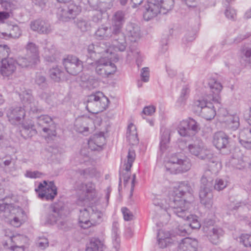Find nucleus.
Listing matches in <instances>:
<instances>
[{
	"mask_svg": "<svg viewBox=\"0 0 251 251\" xmlns=\"http://www.w3.org/2000/svg\"><path fill=\"white\" fill-rule=\"evenodd\" d=\"M193 189L188 181H181L178 183L175 196L170 198L168 206L174 214L178 217L189 218L190 201L193 199Z\"/></svg>",
	"mask_w": 251,
	"mask_h": 251,
	"instance_id": "f257e3e1",
	"label": "nucleus"
},
{
	"mask_svg": "<svg viewBox=\"0 0 251 251\" xmlns=\"http://www.w3.org/2000/svg\"><path fill=\"white\" fill-rule=\"evenodd\" d=\"M174 0H148L145 6L143 17L149 21L156 17L159 13L165 14L174 7Z\"/></svg>",
	"mask_w": 251,
	"mask_h": 251,
	"instance_id": "f03ea898",
	"label": "nucleus"
},
{
	"mask_svg": "<svg viewBox=\"0 0 251 251\" xmlns=\"http://www.w3.org/2000/svg\"><path fill=\"white\" fill-rule=\"evenodd\" d=\"M212 173L209 170L205 171L201 179V186L199 197L201 203L204 206L210 209L213 205V178Z\"/></svg>",
	"mask_w": 251,
	"mask_h": 251,
	"instance_id": "7ed1b4c3",
	"label": "nucleus"
},
{
	"mask_svg": "<svg viewBox=\"0 0 251 251\" xmlns=\"http://www.w3.org/2000/svg\"><path fill=\"white\" fill-rule=\"evenodd\" d=\"M118 60L117 56H114V58L112 57L108 59L100 58L92 64L95 67L96 73L102 77H106L116 72L117 67L112 62H116Z\"/></svg>",
	"mask_w": 251,
	"mask_h": 251,
	"instance_id": "20e7f679",
	"label": "nucleus"
},
{
	"mask_svg": "<svg viewBox=\"0 0 251 251\" xmlns=\"http://www.w3.org/2000/svg\"><path fill=\"white\" fill-rule=\"evenodd\" d=\"M188 150L192 155L197 157L201 160H204L209 162L208 165L211 167L212 164H218L214 158H213L212 154L206 151L203 146V143L201 140H198L194 143L188 146Z\"/></svg>",
	"mask_w": 251,
	"mask_h": 251,
	"instance_id": "39448f33",
	"label": "nucleus"
},
{
	"mask_svg": "<svg viewBox=\"0 0 251 251\" xmlns=\"http://www.w3.org/2000/svg\"><path fill=\"white\" fill-rule=\"evenodd\" d=\"M168 165L176 173L186 172L190 169L192 165L188 157L179 153L173 154L169 158Z\"/></svg>",
	"mask_w": 251,
	"mask_h": 251,
	"instance_id": "423d86ee",
	"label": "nucleus"
},
{
	"mask_svg": "<svg viewBox=\"0 0 251 251\" xmlns=\"http://www.w3.org/2000/svg\"><path fill=\"white\" fill-rule=\"evenodd\" d=\"M81 11V7L75 3H69L59 7L57 11L58 19L62 21H68L75 19Z\"/></svg>",
	"mask_w": 251,
	"mask_h": 251,
	"instance_id": "0eeeda50",
	"label": "nucleus"
},
{
	"mask_svg": "<svg viewBox=\"0 0 251 251\" xmlns=\"http://www.w3.org/2000/svg\"><path fill=\"white\" fill-rule=\"evenodd\" d=\"M38 197L42 199L47 201L53 200L57 195V188L53 181H50L48 184L46 180L43 183H40L38 187L35 189Z\"/></svg>",
	"mask_w": 251,
	"mask_h": 251,
	"instance_id": "6e6552de",
	"label": "nucleus"
},
{
	"mask_svg": "<svg viewBox=\"0 0 251 251\" xmlns=\"http://www.w3.org/2000/svg\"><path fill=\"white\" fill-rule=\"evenodd\" d=\"M194 107L200 115L206 120H211L216 115V110L212 103L204 100H198L194 101Z\"/></svg>",
	"mask_w": 251,
	"mask_h": 251,
	"instance_id": "1a4fd4ad",
	"label": "nucleus"
},
{
	"mask_svg": "<svg viewBox=\"0 0 251 251\" xmlns=\"http://www.w3.org/2000/svg\"><path fill=\"white\" fill-rule=\"evenodd\" d=\"M136 157V154L135 151L130 148L128 150V153L126 156V159L125 160L124 166H125L124 171L125 173H122L120 172L119 185L120 186L122 183V179L124 180V183L125 185H126L128 183L129 179L130 178V169L132 166L133 163L134 162Z\"/></svg>",
	"mask_w": 251,
	"mask_h": 251,
	"instance_id": "9d476101",
	"label": "nucleus"
},
{
	"mask_svg": "<svg viewBox=\"0 0 251 251\" xmlns=\"http://www.w3.org/2000/svg\"><path fill=\"white\" fill-rule=\"evenodd\" d=\"M63 64L66 71L74 75L81 72L83 67L82 61L74 56H68L67 58H64Z\"/></svg>",
	"mask_w": 251,
	"mask_h": 251,
	"instance_id": "9b49d317",
	"label": "nucleus"
},
{
	"mask_svg": "<svg viewBox=\"0 0 251 251\" xmlns=\"http://www.w3.org/2000/svg\"><path fill=\"white\" fill-rule=\"evenodd\" d=\"M200 130L199 124L192 118L182 121L178 127V132L181 136H190V131L193 132V134H195Z\"/></svg>",
	"mask_w": 251,
	"mask_h": 251,
	"instance_id": "f8f14e48",
	"label": "nucleus"
},
{
	"mask_svg": "<svg viewBox=\"0 0 251 251\" xmlns=\"http://www.w3.org/2000/svg\"><path fill=\"white\" fill-rule=\"evenodd\" d=\"M111 46L117 51H124L127 46L126 37L122 29L119 28L113 29V34L110 38Z\"/></svg>",
	"mask_w": 251,
	"mask_h": 251,
	"instance_id": "ddd939ff",
	"label": "nucleus"
},
{
	"mask_svg": "<svg viewBox=\"0 0 251 251\" xmlns=\"http://www.w3.org/2000/svg\"><path fill=\"white\" fill-rule=\"evenodd\" d=\"M37 123L49 136L56 135L55 124L50 117L47 115H41L37 117Z\"/></svg>",
	"mask_w": 251,
	"mask_h": 251,
	"instance_id": "4468645a",
	"label": "nucleus"
},
{
	"mask_svg": "<svg viewBox=\"0 0 251 251\" xmlns=\"http://www.w3.org/2000/svg\"><path fill=\"white\" fill-rule=\"evenodd\" d=\"M63 209V204L61 202L54 203L50 205V211L46 217V222L50 225L57 224L62 218V213Z\"/></svg>",
	"mask_w": 251,
	"mask_h": 251,
	"instance_id": "2eb2a0df",
	"label": "nucleus"
},
{
	"mask_svg": "<svg viewBox=\"0 0 251 251\" xmlns=\"http://www.w3.org/2000/svg\"><path fill=\"white\" fill-rule=\"evenodd\" d=\"M25 109L21 107L9 108L7 112L8 121L12 125H17L25 117Z\"/></svg>",
	"mask_w": 251,
	"mask_h": 251,
	"instance_id": "dca6fc26",
	"label": "nucleus"
},
{
	"mask_svg": "<svg viewBox=\"0 0 251 251\" xmlns=\"http://www.w3.org/2000/svg\"><path fill=\"white\" fill-rule=\"evenodd\" d=\"M16 61L12 58L2 59L0 73L3 76H8L13 74L16 69Z\"/></svg>",
	"mask_w": 251,
	"mask_h": 251,
	"instance_id": "f3484780",
	"label": "nucleus"
},
{
	"mask_svg": "<svg viewBox=\"0 0 251 251\" xmlns=\"http://www.w3.org/2000/svg\"><path fill=\"white\" fill-rule=\"evenodd\" d=\"M31 29L40 34H49L51 31L50 24L45 20L38 19L31 22Z\"/></svg>",
	"mask_w": 251,
	"mask_h": 251,
	"instance_id": "a211bd4d",
	"label": "nucleus"
},
{
	"mask_svg": "<svg viewBox=\"0 0 251 251\" xmlns=\"http://www.w3.org/2000/svg\"><path fill=\"white\" fill-rule=\"evenodd\" d=\"M20 97L24 103V106L25 110H29L33 113H38L39 110L35 105L33 102V98L31 94L30 90H25L20 95Z\"/></svg>",
	"mask_w": 251,
	"mask_h": 251,
	"instance_id": "6ab92c4d",
	"label": "nucleus"
},
{
	"mask_svg": "<svg viewBox=\"0 0 251 251\" xmlns=\"http://www.w3.org/2000/svg\"><path fill=\"white\" fill-rule=\"evenodd\" d=\"M125 34L131 42H136L141 37L140 27L136 24L128 23L125 27Z\"/></svg>",
	"mask_w": 251,
	"mask_h": 251,
	"instance_id": "aec40b11",
	"label": "nucleus"
},
{
	"mask_svg": "<svg viewBox=\"0 0 251 251\" xmlns=\"http://www.w3.org/2000/svg\"><path fill=\"white\" fill-rule=\"evenodd\" d=\"M111 48L109 43L105 42L97 43L95 51L96 55H100V58L108 59L112 57L113 58H114V56H117L112 53Z\"/></svg>",
	"mask_w": 251,
	"mask_h": 251,
	"instance_id": "412c9836",
	"label": "nucleus"
},
{
	"mask_svg": "<svg viewBox=\"0 0 251 251\" xmlns=\"http://www.w3.org/2000/svg\"><path fill=\"white\" fill-rule=\"evenodd\" d=\"M93 211V207L84 208L79 210L78 224L82 228L86 229L92 226L90 223V213Z\"/></svg>",
	"mask_w": 251,
	"mask_h": 251,
	"instance_id": "4be33fe9",
	"label": "nucleus"
},
{
	"mask_svg": "<svg viewBox=\"0 0 251 251\" xmlns=\"http://www.w3.org/2000/svg\"><path fill=\"white\" fill-rule=\"evenodd\" d=\"M212 143L219 150L226 148L228 144V136L223 131L217 132L213 135Z\"/></svg>",
	"mask_w": 251,
	"mask_h": 251,
	"instance_id": "5701e85b",
	"label": "nucleus"
},
{
	"mask_svg": "<svg viewBox=\"0 0 251 251\" xmlns=\"http://www.w3.org/2000/svg\"><path fill=\"white\" fill-rule=\"evenodd\" d=\"M83 185L85 197H80L79 198L77 202L78 204H79V202L82 201L93 200L96 197L95 186L94 183L89 182Z\"/></svg>",
	"mask_w": 251,
	"mask_h": 251,
	"instance_id": "b1692460",
	"label": "nucleus"
},
{
	"mask_svg": "<svg viewBox=\"0 0 251 251\" xmlns=\"http://www.w3.org/2000/svg\"><path fill=\"white\" fill-rule=\"evenodd\" d=\"M105 248L103 240L94 237L86 244L85 251H103Z\"/></svg>",
	"mask_w": 251,
	"mask_h": 251,
	"instance_id": "393cba45",
	"label": "nucleus"
},
{
	"mask_svg": "<svg viewBox=\"0 0 251 251\" xmlns=\"http://www.w3.org/2000/svg\"><path fill=\"white\" fill-rule=\"evenodd\" d=\"M170 139V130L166 128L160 129V149L164 152L169 148Z\"/></svg>",
	"mask_w": 251,
	"mask_h": 251,
	"instance_id": "a878e982",
	"label": "nucleus"
},
{
	"mask_svg": "<svg viewBox=\"0 0 251 251\" xmlns=\"http://www.w3.org/2000/svg\"><path fill=\"white\" fill-rule=\"evenodd\" d=\"M112 34L113 28H111L104 25H102L95 31V35L97 39L107 40L110 39Z\"/></svg>",
	"mask_w": 251,
	"mask_h": 251,
	"instance_id": "bb28decb",
	"label": "nucleus"
},
{
	"mask_svg": "<svg viewBox=\"0 0 251 251\" xmlns=\"http://www.w3.org/2000/svg\"><path fill=\"white\" fill-rule=\"evenodd\" d=\"M16 61L19 66L26 68H31L39 62L27 54L24 56L18 57Z\"/></svg>",
	"mask_w": 251,
	"mask_h": 251,
	"instance_id": "cd10ccee",
	"label": "nucleus"
},
{
	"mask_svg": "<svg viewBox=\"0 0 251 251\" xmlns=\"http://www.w3.org/2000/svg\"><path fill=\"white\" fill-rule=\"evenodd\" d=\"M208 84L211 92L214 95L213 96V100L218 101L219 94L223 89L222 85L214 78H210L208 80Z\"/></svg>",
	"mask_w": 251,
	"mask_h": 251,
	"instance_id": "c85d7f7f",
	"label": "nucleus"
},
{
	"mask_svg": "<svg viewBox=\"0 0 251 251\" xmlns=\"http://www.w3.org/2000/svg\"><path fill=\"white\" fill-rule=\"evenodd\" d=\"M112 0H88L90 6L93 10H106L112 6Z\"/></svg>",
	"mask_w": 251,
	"mask_h": 251,
	"instance_id": "c756f323",
	"label": "nucleus"
},
{
	"mask_svg": "<svg viewBox=\"0 0 251 251\" xmlns=\"http://www.w3.org/2000/svg\"><path fill=\"white\" fill-rule=\"evenodd\" d=\"M172 242L170 238V234L162 230H158L157 232V244L160 248H165Z\"/></svg>",
	"mask_w": 251,
	"mask_h": 251,
	"instance_id": "7c9ffc66",
	"label": "nucleus"
},
{
	"mask_svg": "<svg viewBox=\"0 0 251 251\" xmlns=\"http://www.w3.org/2000/svg\"><path fill=\"white\" fill-rule=\"evenodd\" d=\"M196 241L190 238H185L181 240L178 246V251H196Z\"/></svg>",
	"mask_w": 251,
	"mask_h": 251,
	"instance_id": "2f4dec72",
	"label": "nucleus"
},
{
	"mask_svg": "<svg viewBox=\"0 0 251 251\" xmlns=\"http://www.w3.org/2000/svg\"><path fill=\"white\" fill-rule=\"evenodd\" d=\"M98 91L91 94L86 99V108L89 112L95 114L97 101L99 99Z\"/></svg>",
	"mask_w": 251,
	"mask_h": 251,
	"instance_id": "473e14b6",
	"label": "nucleus"
},
{
	"mask_svg": "<svg viewBox=\"0 0 251 251\" xmlns=\"http://www.w3.org/2000/svg\"><path fill=\"white\" fill-rule=\"evenodd\" d=\"M224 123L226 128L232 131L236 130L240 126L239 118L237 115L226 116Z\"/></svg>",
	"mask_w": 251,
	"mask_h": 251,
	"instance_id": "72a5a7b5",
	"label": "nucleus"
},
{
	"mask_svg": "<svg viewBox=\"0 0 251 251\" xmlns=\"http://www.w3.org/2000/svg\"><path fill=\"white\" fill-rule=\"evenodd\" d=\"M99 99L97 101L95 114H98L105 110L108 106L109 100L103 93L98 91Z\"/></svg>",
	"mask_w": 251,
	"mask_h": 251,
	"instance_id": "f704fd0d",
	"label": "nucleus"
},
{
	"mask_svg": "<svg viewBox=\"0 0 251 251\" xmlns=\"http://www.w3.org/2000/svg\"><path fill=\"white\" fill-rule=\"evenodd\" d=\"M125 13L121 10L116 12L112 18V27L113 29L119 28L122 29L123 25L125 22Z\"/></svg>",
	"mask_w": 251,
	"mask_h": 251,
	"instance_id": "c9c22d12",
	"label": "nucleus"
},
{
	"mask_svg": "<svg viewBox=\"0 0 251 251\" xmlns=\"http://www.w3.org/2000/svg\"><path fill=\"white\" fill-rule=\"evenodd\" d=\"M112 238L114 248L117 250L120 247V238L119 225L117 222H113L112 225Z\"/></svg>",
	"mask_w": 251,
	"mask_h": 251,
	"instance_id": "e433bc0d",
	"label": "nucleus"
},
{
	"mask_svg": "<svg viewBox=\"0 0 251 251\" xmlns=\"http://www.w3.org/2000/svg\"><path fill=\"white\" fill-rule=\"evenodd\" d=\"M239 140L241 144L247 149L248 143L251 140V128H245L240 130Z\"/></svg>",
	"mask_w": 251,
	"mask_h": 251,
	"instance_id": "4c0bfd02",
	"label": "nucleus"
},
{
	"mask_svg": "<svg viewBox=\"0 0 251 251\" xmlns=\"http://www.w3.org/2000/svg\"><path fill=\"white\" fill-rule=\"evenodd\" d=\"M126 134L127 140L130 144L136 145L138 143L136 128L133 124H130L128 126Z\"/></svg>",
	"mask_w": 251,
	"mask_h": 251,
	"instance_id": "58836bf2",
	"label": "nucleus"
},
{
	"mask_svg": "<svg viewBox=\"0 0 251 251\" xmlns=\"http://www.w3.org/2000/svg\"><path fill=\"white\" fill-rule=\"evenodd\" d=\"M26 54L39 62L38 46L32 42H28L25 47Z\"/></svg>",
	"mask_w": 251,
	"mask_h": 251,
	"instance_id": "ea45409f",
	"label": "nucleus"
},
{
	"mask_svg": "<svg viewBox=\"0 0 251 251\" xmlns=\"http://www.w3.org/2000/svg\"><path fill=\"white\" fill-rule=\"evenodd\" d=\"M223 230L221 228H213L209 235V241L213 244L219 243V238L223 236Z\"/></svg>",
	"mask_w": 251,
	"mask_h": 251,
	"instance_id": "a19ab883",
	"label": "nucleus"
},
{
	"mask_svg": "<svg viewBox=\"0 0 251 251\" xmlns=\"http://www.w3.org/2000/svg\"><path fill=\"white\" fill-rule=\"evenodd\" d=\"M49 74L51 79L56 82L60 81L64 77V72L57 66L50 69Z\"/></svg>",
	"mask_w": 251,
	"mask_h": 251,
	"instance_id": "79ce46f5",
	"label": "nucleus"
},
{
	"mask_svg": "<svg viewBox=\"0 0 251 251\" xmlns=\"http://www.w3.org/2000/svg\"><path fill=\"white\" fill-rule=\"evenodd\" d=\"M93 211L90 213V223L92 226L99 224L102 221L103 214L100 211L97 210L96 208H93Z\"/></svg>",
	"mask_w": 251,
	"mask_h": 251,
	"instance_id": "37998d69",
	"label": "nucleus"
},
{
	"mask_svg": "<svg viewBox=\"0 0 251 251\" xmlns=\"http://www.w3.org/2000/svg\"><path fill=\"white\" fill-rule=\"evenodd\" d=\"M33 124L30 121L29 123L26 122L22 124V129L21 130V134L26 135L28 137L32 136L33 133L36 132V130L33 129L34 127Z\"/></svg>",
	"mask_w": 251,
	"mask_h": 251,
	"instance_id": "c03bdc74",
	"label": "nucleus"
},
{
	"mask_svg": "<svg viewBox=\"0 0 251 251\" xmlns=\"http://www.w3.org/2000/svg\"><path fill=\"white\" fill-rule=\"evenodd\" d=\"M44 55L46 60L48 62H53L58 61V58L57 57L55 50L53 48L44 49Z\"/></svg>",
	"mask_w": 251,
	"mask_h": 251,
	"instance_id": "a18cd8bd",
	"label": "nucleus"
},
{
	"mask_svg": "<svg viewBox=\"0 0 251 251\" xmlns=\"http://www.w3.org/2000/svg\"><path fill=\"white\" fill-rule=\"evenodd\" d=\"M242 54L245 57L246 63L251 66V44H245L241 50Z\"/></svg>",
	"mask_w": 251,
	"mask_h": 251,
	"instance_id": "49530a36",
	"label": "nucleus"
},
{
	"mask_svg": "<svg viewBox=\"0 0 251 251\" xmlns=\"http://www.w3.org/2000/svg\"><path fill=\"white\" fill-rule=\"evenodd\" d=\"M228 181L225 178H217L213 185L214 189L218 191L224 189L227 186Z\"/></svg>",
	"mask_w": 251,
	"mask_h": 251,
	"instance_id": "de8ad7c7",
	"label": "nucleus"
},
{
	"mask_svg": "<svg viewBox=\"0 0 251 251\" xmlns=\"http://www.w3.org/2000/svg\"><path fill=\"white\" fill-rule=\"evenodd\" d=\"M190 216H189V218L185 217L182 218L180 217L181 218L186 220L189 222H190V223H187V226H189V229H190V228L192 229H197L200 228L201 227V225L199 223V222L196 219H194L193 218V216L191 215L189 213Z\"/></svg>",
	"mask_w": 251,
	"mask_h": 251,
	"instance_id": "09e8293b",
	"label": "nucleus"
},
{
	"mask_svg": "<svg viewBox=\"0 0 251 251\" xmlns=\"http://www.w3.org/2000/svg\"><path fill=\"white\" fill-rule=\"evenodd\" d=\"M10 236V240L12 242L15 244L10 247L11 250L15 251L17 249L22 248L24 250V246L23 245H18L17 244L19 243L20 240L23 238V236L20 235H14L13 234H11Z\"/></svg>",
	"mask_w": 251,
	"mask_h": 251,
	"instance_id": "8fccbe9b",
	"label": "nucleus"
},
{
	"mask_svg": "<svg viewBox=\"0 0 251 251\" xmlns=\"http://www.w3.org/2000/svg\"><path fill=\"white\" fill-rule=\"evenodd\" d=\"M76 25L77 27L82 32H85L90 29L91 25L88 21L84 20L83 19H79L77 20L76 22Z\"/></svg>",
	"mask_w": 251,
	"mask_h": 251,
	"instance_id": "3c124183",
	"label": "nucleus"
},
{
	"mask_svg": "<svg viewBox=\"0 0 251 251\" xmlns=\"http://www.w3.org/2000/svg\"><path fill=\"white\" fill-rule=\"evenodd\" d=\"M34 80L35 83L41 88H45L47 86L46 78L41 73H36Z\"/></svg>",
	"mask_w": 251,
	"mask_h": 251,
	"instance_id": "603ef678",
	"label": "nucleus"
},
{
	"mask_svg": "<svg viewBox=\"0 0 251 251\" xmlns=\"http://www.w3.org/2000/svg\"><path fill=\"white\" fill-rule=\"evenodd\" d=\"M41 97L44 99L49 105L53 106L56 103V99L53 95H48L46 93H43Z\"/></svg>",
	"mask_w": 251,
	"mask_h": 251,
	"instance_id": "864d4df0",
	"label": "nucleus"
},
{
	"mask_svg": "<svg viewBox=\"0 0 251 251\" xmlns=\"http://www.w3.org/2000/svg\"><path fill=\"white\" fill-rule=\"evenodd\" d=\"M225 14L226 17L231 20L234 21L236 18V12L235 9L230 7H226Z\"/></svg>",
	"mask_w": 251,
	"mask_h": 251,
	"instance_id": "5fc2aeb1",
	"label": "nucleus"
},
{
	"mask_svg": "<svg viewBox=\"0 0 251 251\" xmlns=\"http://www.w3.org/2000/svg\"><path fill=\"white\" fill-rule=\"evenodd\" d=\"M124 219L125 221H129L133 219L134 215L133 213L127 208L124 207L121 209Z\"/></svg>",
	"mask_w": 251,
	"mask_h": 251,
	"instance_id": "6e6d98bb",
	"label": "nucleus"
},
{
	"mask_svg": "<svg viewBox=\"0 0 251 251\" xmlns=\"http://www.w3.org/2000/svg\"><path fill=\"white\" fill-rule=\"evenodd\" d=\"M96 11L95 13L93 14L92 17V20L93 22L96 23L100 22L102 18V14L106 10H95Z\"/></svg>",
	"mask_w": 251,
	"mask_h": 251,
	"instance_id": "4d7b16f0",
	"label": "nucleus"
},
{
	"mask_svg": "<svg viewBox=\"0 0 251 251\" xmlns=\"http://www.w3.org/2000/svg\"><path fill=\"white\" fill-rule=\"evenodd\" d=\"M57 226L61 229L67 231L71 227V224L66 220H61L57 222Z\"/></svg>",
	"mask_w": 251,
	"mask_h": 251,
	"instance_id": "13d9d810",
	"label": "nucleus"
},
{
	"mask_svg": "<svg viewBox=\"0 0 251 251\" xmlns=\"http://www.w3.org/2000/svg\"><path fill=\"white\" fill-rule=\"evenodd\" d=\"M190 232L189 226H187V224H184L183 226H178L176 233L181 236H185L186 234L190 233Z\"/></svg>",
	"mask_w": 251,
	"mask_h": 251,
	"instance_id": "bf43d9fd",
	"label": "nucleus"
},
{
	"mask_svg": "<svg viewBox=\"0 0 251 251\" xmlns=\"http://www.w3.org/2000/svg\"><path fill=\"white\" fill-rule=\"evenodd\" d=\"M241 240L245 247H251V235L243 234L241 236Z\"/></svg>",
	"mask_w": 251,
	"mask_h": 251,
	"instance_id": "052dcab7",
	"label": "nucleus"
},
{
	"mask_svg": "<svg viewBox=\"0 0 251 251\" xmlns=\"http://www.w3.org/2000/svg\"><path fill=\"white\" fill-rule=\"evenodd\" d=\"M141 77L142 81L145 82L149 81L150 78V71L148 68L145 67L142 68L141 72Z\"/></svg>",
	"mask_w": 251,
	"mask_h": 251,
	"instance_id": "680f3d73",
	"label": "nucleus"
},
{
	"mask_svg": "<svg viewBox=\"0 0 251 251\" xmlns=\"http://www.w3.org/2000/svg\"><path fill=\"white\" fill-rule=\"evenodd\" d=\"M246 205V202L243 201L236 202V203L232 202L228 205V209L231 211L236 210L238 208Z\"/></svg>",
	"mask_w": 251,
	"mask_h": 251,
	"instance_id": "e2e57ef3",
	"label": "nucleus"
},
{
	"mask_svg": "<svg viewBox=\"0 0 251 251\" xmlns=\"http://www.w3.org/2000/svg\"><path fill=\"white\" fill-rule=\"evenodd\" d=\"M37 244L39 247L44 249L49 246V241L47 238L44 237H39Z\"/></svg>",
	"mask_w": 251,
	"mask_h": 251,
	"instance_id": "0e129e2a",
	"label": "nucleus"
},
{
	"mask_svg": "<svg viewBox=\"0 0 251 251\" xmlns=\"http://www.w3.org/2000/svg\"><path fill=\"white\" fill-rule=\"evenodd\" d=\"M22 34V31L18 25L13 26L10 31V35L14 38H19Z\"/></svg>",
	"mask_w": 251,
	"mask_h": 251,
	"instance_id": "69168bd1",
	"label": "nucleus"
},
{
	"mask_svg": "<svg viewBox=\"0 0 251 251\" xmlns=\"http://www.w3.org/2000/svg\"><path fill=\"white\" fill-rule=\"evenodd\" d=\"M196 31L192 30L191 31H188L186 33L184 40L187 42H192L196 38Z\"/></svg>",
	"mask_w": 251,
	"mask_h": 251,
	"instance_id": "338daca9",
	"label": "nucleus"
},
{
	"mask_svg": "<svg viewBox=\"0 0 251 251\" xmlns=\"http://www.w3.org/2000/svg\"><path fill=\"white\" fill-rule=\"evenodd\" d=\"M9 49L7 46L0 45V59H4L7 57L9 55Z\"/></svg>",
	"mask_w": 251,
	"mask_h": 251,
	"instance_id": "774afa93",
	"label": "nucleus"
}]
</instances>
